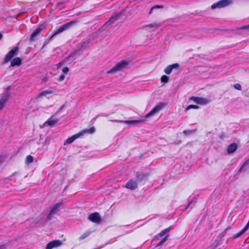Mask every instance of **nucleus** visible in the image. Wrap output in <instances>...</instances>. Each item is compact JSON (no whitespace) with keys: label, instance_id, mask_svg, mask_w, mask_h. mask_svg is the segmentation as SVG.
<instances>
[{"label":"nucleus","instance_id":"nucleus-2","mask_svg":"<svg viewBox=\"0 0 249 249\" xmlns=\"http://www.w3.org/2000/svg\"><path fill=\"white\" fill-rule=\"evenodd\" d=\"M77 23V21L75 20H72L69 22H67L63 25H62L61 27H60L57 30H56L53 35L50 37L49 40H51L53 39V38L56 36V35L60 34L61 33L70 29L72 26L75 25Z\"/></svg>","mask_w":249,"mask_h":249},{"label":"nucleus","instance_id":"nucleus-34","mask_svg":"<svg viewBox=\"0 0 249 249\" xmlns=\"http://www.w3.org/2000/svg\"><path fill=\"white\" fill-rule=\"evenodd\" d=\"M160 236H159V234H157V235L155 236L152 239V242L154 241L155 240H159L160 238Z\"/></svg>","mask_w":249,"mask_h":249},{"label":"nucleus","instance_id":"nucleus-5","mask_svg":"<svg viewBox=\"0 0 249 249\" xmlns=\"http://www.w3.org/2000/svg\"><path fill=\"white\" fill-rule=\"evenodd\" d=\"M18 47H13L6 55L4 59V63L8 62L14 56H16L18 53Z\"/></svg>","mask_w":249,"mask_h":249},{"label":"nucleus","instance_id":"nucleus-4","mask_svg":"<svg viewBox=\"0 0 249 249\" xmlns=\"http://www.w3.org/2000/svg\"><path fill=\"white\" fill-rule=\"evenodd\" d=\"M165 106L166 104L164 103H159L148 113H147L145 116V118H146L151 116H154L160 111Z\"/></svg>","mask_w":249,"mask_h":249},{"label":"nucleus","instance_id":"nucleus-19","mask_svg":"<svg viewBox=\"0 0 249 249\" xmlns=\"http://www.w3.org/2000/svg\"><path fill=\"white\" fill-rule=\"evenodd\" d=\"M61 205L62 203H61L55 204L50 210L51 213L55 214L57 212L59 211Z\"/></svg>","mask_w":249,"mask_h":249},{"label":"nucleus","instance_id":"nucleus-9","mask_svg":"<svg viewBox=\"0 0 249 249\" xmlns=\"http://www.w3.org/2000/svg\"><path fill=\"white\" fill-rule=\"evenodd\" d=\"M149 175L148 173L138 172L136 174V180L138 183L145 181L147 179Z\"/></svg>","mask_w":249,"mask_h":249},{"label":"nucleus","instance_id":"nucleus-42","mask_svg":"<svg viewBox=\"0 0 249 249\" xmlns=\"http://www.w3.org/2000/svg\"><path fill=\"white\" fill-rule=\"evenodd\" d=\"M227 230H228V228H226V229L225 230V231H224V233H225L226 232V231H227Z\"/></svg>","mask_w":249,"mask_h":249},{"label":"nucleus","instance_id":"nucleus-40","mask_svg":"<svg viewBox=\"0 0 249 249\" xmlns=\"http://www.w3.org/2000/svg\"><path fill=\"white\" fill-rule=\"evenodd\" d=\"M0 249H5V246L4 245H0Z\"/></svg>","mask_w":249,"mask_h":249},{"label":"nucleus","instance_id":"nucleus-39","mask_svg":"<svg viewBox=\"0 0 249 249\" xmlns=\"http://www.w3.org/2000/svg\"><path fill=\"white\" fill-rule=\"evenodd\" d=\"M154 9H152V7L151 8L150 11H149V15H151L152 13H153V11Z\"/></svg>","mask_w":249,"mask_h":249},{"label":"nucleus","instance_id":"nucleus-29","mask_svg":"<svg viewBox=\"0 0 249 249\" xmlns=\"http://www.w3.org/2000/svg\"><path fill=\"white\" fill-rule=\"evenodd\" d=\"M248 164H249V159L248 160H246V161L243 163V164L241 166V167L240 168V169H239V171H238V172H239V173H240V172H242V171L243 170L244 166H245L246 165Z\"/></svg>","mask_w":249,"mask_h":249},{"label":"nucleus","instance_id":"nucleus-22","mask_svg":"<svg viewBox=\"0 0 249 249\" xmlns=\"http://www.w3.org/2000/svg\"><path fill=\"white\" fill-rule=\"evenodd\" d=\"M172 229V227H170L168 228H166L162 231H161L159 234V236H160V237H162L164 235H165V234H168V232Z\"/></svg>","mask_w":249,"mask_h":249},{"label":"nucleus","instance_id":"nucleus-35","mask_svg":"<svg viewBox=\"0 0 249 249\" xmlns=\"http://www.w3.org/2000/svg\"><path fill=\"white\" fill-rule=\"evenodd\" d=\"M193 131L190 130H185L183 131V133L186 135L190 134Z\"/></svg>","mask_w":249,"mask_h":249},{"label":"nucleus","instance_id":"nucleus-31","mask_svg":"<svg viewBox=\"0 0 249 249\" xmlns=\"http://www.w3.org/2000/svg\"><path fill=\"white\" fill-rule=\"evenodd\" d=\"M163 7L164 6L162 5H156L155 6H152V9L163 8Z\"/></svg>","mask_w":249,"mask_h":249},{"label":"nucleus","instance_id":"nucleus-37","mask_svg":"<svg viewBox=\"0 0 249 249\" xmlns=\"http://www.w3.org/2000/svg\"><path fill=\"white\" fill-rule=\"evenodd\" d=\"M241 29H247V30H249V25H247V26H243V27L241 28Z\"/></svg>","mask_w":249,"mask_h":249},{"label":"nucleus","instance_id":"nucleus-30","mask_svg":"<svg viewBox=\"0 0 249 249\" xmlns=\"http://www.w3.org/2000/svg\"><path fill=\"white\" fill-rule=\"evenodd\" d=\"M233 87L238 90H241L242 89V88L241 85L239 84H235L233 85Z\"/></svg>","mask_w":249,"mask_h":249},{"label":"nucleus","instance_id":"nucleus-10","mask_svg":"<svg viewBox=\"0 0 249 249\" xmlns=\"http://www.w3.org/2000/svg\"><path fill=\"white\" fill-rule=\"evenodd\" d=\"M189 100L200 105H206L210 102V100L207 98L195 96L190 97Z\"/></svg>","mask_w":249,"mask_h":249},{"label":"nucleus","instance_id":"nucleus-26","mask_svg":"<svg viewBox=\"0 0 249 249\" xmlns=\"http://www.w3.org/2000/svg\"><path fill=\"white\" fill-rule=\"evenodd\" d=\"M34 158L31 155H28L26 158L25 162L26 164H29L33 162Z\"/></svg>","mask_w":249,"mask_h":249},{"label":"nucleus","instance_id":"nucleus-13","mask_svg":"<svg viewBox=\"0 0 249 249\" xmlns=\"http://www.w3.org/2000/svg\"><path fill=\"white\" fill-rule=\"evenodd\" d=\"M9 94L8 92L3 94L2 96L0 99V110H1L4 107L5 103L8 100Z\"/></svg>","mask_w":249,"mask_h":249},{"label":"nucleus","instance_id":"nucleus-28","mask_svg":"<svg viewBox=\"0 0 249 249\" xmlns=\"http://www.w3.org/2000/svg\"><path fill=\"white\" fill-rule=\"evenodd\" d=\"M160 24H158L157 23H154L153 24L148 25L146 27H150V28H158L159 27H160Z\"/></svg>","mask_w":249,"mask_h":249},{"label":"nucleus","instance_id":"nucleus-36","mask_svg":"<svg viewBox=\"0 0 249 249\" xmlns=\"http://www.w3.org/2000/svg\"><path fill=\"white\" fill-rule=\"evenodd\" d=\"M65 78V75L64 74H62L60 76L59 80L60 81H63L64 80Z\"/></svg>","mask_w":249,"mask_h":249},{"label":"nucleus","instance_id":"nucleus-27","mask_svg":"<svg viewBox=\"0 0 249 249\" xmlns=\"http://www.w3.org/2000/svg\"><path fill=\"white\" fill-rule=\"evenodd\" d=\"M198 108L199 107L196 105H190L185 108V111L189 110L191 109H198Z\"/></svg>","mask_w":249,"mask_h":249},{"label":"nucleus","instance_id":"nucleus-12","mask_svg":"<svg viewBox=\"0 0 249 249\" xmlns=\"http://www.w3.org/2000/svg\"><path fill=\"white\" fill-rule=\"evenodd\" d=\"M88 219L93 222L100 223L101 217L99 213L95 212L90 214L88 216Z\"/></svg>","mask_w":249,"mask_h":249},{"label":"nucleus","instance_id":"nucleus-6","mask_svg":"<svg viewBox=\"0 0 249 249\" xmlns=\"http://www.w3.org/2000/svg\"><path fill=\"white\" fill-rule=\"evenodd\" d=\"M45 28V26L43 25H40L36 28L30 37V41L33 42L36 39L37 36L40 34L41 31Z\"/></svg>","mask_w":249,"mask_h":249},{"label":"nucleus","instance_id":"nucleus-24","mask_svg":"<svg viewBox=\"0 0 249 249\" xmlns=\"http://www.w3.org/2000/svg\"><path fill=\"white\" fill-rule=\"evenodd\" d=\"M91 233L90 231H87L84 233H83L81 236H80L79 238V240L80 241L83 240L86 238L88 237L89 234Z\"/></svg>","mask_w":249,"mask_h":249},{"label":"nucleus","instance_id":"nucleus-3","mask_svg":"<svg viewBox=\"0 0 249 249\" xmlns=\"http://www.w3.org/2000/svg\"><path fill=\"white\" fill-rule=\"evenodd\" d=\"M128 65V63L125 60H121L117 63L114 67L107 71V74L114 73L125 68Z\"/></svg>","mask_w":249,"mask_h":249},{"label":"nucleus","instance_id":"nucleus-41","mask_svg":"<svg viewBox=\"0 0 249 249\" xmlns=\"http://www.w3.org/2000/svg\"><path fill=\"white\" fill-rule=\"evenodd\" d=\"M2 37V35L0 33V40L1 39Z\"/></svg>","mask_w":249,"mask_h":249},{"label":"nucleus","instance_id":"nucleus-14","mask_svg":"<svg viewBox=\"0 0 249 249\" xmlns=\"http://www.w3.org/2000/svg\"><path fill=\"white\" fill-rule=\"evenodd\" d=\"M126 187L130 190H133L138 188L137 182L133 179L129 180L126 184Z\"/></svg>","mask_w":249,"mask_h":249},{"label":"nucleus","instance_id":"nucleus-7","mask_svg":"<svg viewBox=\"0 0 249 249\" xmlns=\"http://www.w3.org/2000/svg\"><path fill=\"white\" fill-rule=\"evenodd\" d=\"M230 3V1L229 0H220L219 1L213 3L211 6L212 9H215L216 8H224Z\"/></svg>","mask_w":249,"mask_h":249},{"label":"nucleus","instance_id":"nucleus-38","mask_svg":"<svg viewBox=\"0 0 249 249\" xmlns=\"http://www.w3.org/2000/svg\"><path fill=\"white\" fill-rule=\"evenodd\" d=\"M63 63L64 62L63 61L59 62L57 64V68H59L62 65H63Z\"/></svg>","mask_w":249,"mask_h":249},{"label":"nucleus","instance_id":"nucleus-21","mask_svg":"<svg viewBox=\"0 0 249 249\" xmlns=\"http://www.w3.org/2000/svg\"><path fill=\"white\" fill-rule=\"evenodd\" d=\"M53 117H51L50 119H49L44 124V125H48L50 126H53L54 124H55L57 122L58 120L56 119H53Z\"/></svg>","mask_w":249,"mask_h":249},{"label":"nucleus","instance_id":"nucleus-18","mask_svg":"<svg viewBox=\"0 0 249 249\" xmlns=\"http://www.w3.org/2000/svg\"><path fill=\"white\" fill-rule=\"evenodd\" d=\"M237 148V145L235 143L231 144L228 147L227 152L229 154L234 152Z\"/></svg>","mask_w":249,"mask_h":249},{"label":"nucleus","instance_id":"nucleus-23","mask_svg":"<svg viewBox=\"0 0 249 249\" xmlns=\"http://www.w3.org/2000/svg\"><path fill=\"white\" fill-rule=\"evenodd\" d=\"M169 236V234L166 235L158 244L156 245V247H159L162 246L165 241L168 239Z\"/></svg>","mask_w":249,"mask_h":249},{"label":"nucleus","instance_id":"nucleus-17","mask_svg":"<svg viewBox=\"0 0 249 249\" xmlns=\"http://www.w3.org/2000/svg\"><path fill=\"white\" fill-rule=\"evenodd\" d=\"M22 61L21 59L19 57H16L13 58L11 61V66L15 67V66H19L21 64Z\"/></svg>","mask_w":249,"mask_h":249},{"label":"nucleus","instance_id":"nucleus-32","mask_svg":"<svg viewBox=\"0 0 249 249\" xmlns=\"http://www.w3.org/2000/svg\"><path fill=\"white\" fill-rule=\"evenodd\" d=\"M69 69L67 67H65L63 68L62 69V71L64 73H68L69 72Z\"/></svg>","mask_w":249,"mask_h":249},{"label":"nucleus","instance_id":"nucleus-1","mask_svg":"<svg viewBox=\"0 0 249 249\" xmlns=\"http://www.w3.org/2000/svg\"><path fill=\"white\" fill-rule=\"evenodd\" d=\"M95 129L94 127H91L89 129H85L84 130H82L80 132L76 134L71 137L67 139L65 142V144H70L73 142L76 139L84 136L86 134H93L95 132Z\"/></svg>","mask_w":249,"mask_h":249},{"label":"nucleus","instance_id":"nucleus-15","mask_svg":"<svg viewBox=\"0 0 249 249\" xmlns=\"http://www.w3.org/2000/svg\"><path fill=\"white\" fill-rule=\"evenodd\" d=\"M144 119L138 120H131V121H120V120H115V122H121L124 123V124H133V125H137L141 123L144 122Z\"/></svg>","mask_w":249,"mask_h":249},{"label":"nucleus","instance_id":"nucleus-8","mask_svg":"<svg viewBox=\"0 0 249 249\" xmlns=\"http://www.w3.org/2000/svg\"><path fill=\"white\" fill-rule=\"evenodd\" d=\"M121 15V13H116L113 16L110 18L108 21L106 22L105 24L102 26L103 29H105L108 26L114 23L115 21L118 20Z\"/></svg>","mask_w":249,"mask_h":249},{"label":"nucleus","instance_id":"nucleus-16","mask_svg":"<svg viewBox=\"0 0 249 249\" xmlns=\"http://www.w3.org/2000/svg\"><path fill=\"white\" fill-rule=\"evenodd\" d=\"M178 67L179 65L178 64H173L172 65H169L167 67H166L164 69V71L165 73L169 74L172 72V70L173 69H178Z\"/></svg>","mask_w":249,"mask_h":249},{"label":"nucleus","instance_id":"nucleus-20","mask_svg":"<svg viewBox=\"0 0 249 249\" xmlns=\"http://www.w3.org/2000/svg\"><path fill=\"white\" fill-rule=\"evenodd\" d=\"M53 93L51 90H45L40 92L37 96L36 99L42 98L43 96H46L48 94H51Z\"/></svg>","mask_w":249,"mask_h":249},{"label":"nucleus","instance_id":"nucleus-33","mask_svg":"<svg viewBox=\"0 0 249 249\" xmlns=\"http://www.w3.org/2000/svg\"><path fill=\"white\" fill-rule=\"evenodd\" d=\"M53 214V213H51V212L50 211V213H49L48 214L47 216V220H50L52 219V216Z\"/></svg>","mask_w":249,"mask_h":249},{"label":"nucleus","instance_id":"nucleus-11","mask_svg":"<svg viewBox=\"0 0 249 249\" xmlns=\"http://www.w3.org/2000/svg\"><path fill=\"white\" fill-rule=\"evenodd\" d=\"M62 245V242L59 240H53L47 244L46 249H52L61 246Z\"/></svg>","mask_w":249,"mask_h":249},{"label":"nucleus","instance_id":"nucleus-25","mask_svg":"<svg viewBox=\"0 0 249 249\" xmlns=\"http://www.w3.org/2000/svg\"><path fill=\"white\" fill-rule=\"evenodd\" d=\"M169 77L167 75H164L161 76L160 80L161 82L163 83V84L167 83L169 81Z\"/></svg>","mask_w":249,"mask_h":249}]
</instances>
